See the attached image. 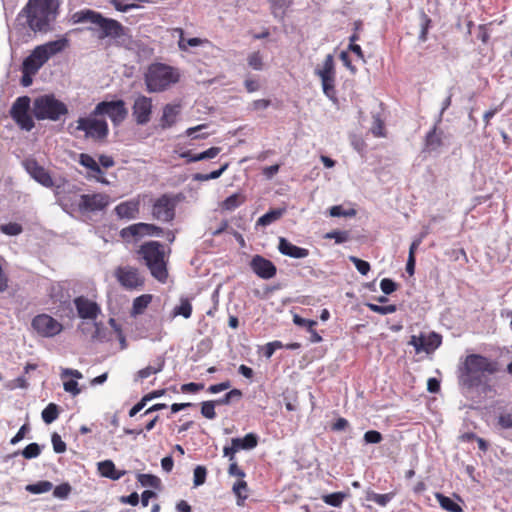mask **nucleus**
Listing matches in <instances>:
<instances>
[{
	"instance_id": "obj_64",
	"label": "nucleus",
	"mask_w": 512,
	"mask_h": 512,
	"mask_svg": "<svg viewBox=\"0 0 512 512\" xmlns=\"http://www.w3.org/2000/svg\"><path fill=\"white\" fill-rule=\"evenodd\" d=\"M63 387L66 392L71 393L73 396H76L81 392V390L78 387V383L75 380H69L64 382Z\"/></svg>"
},
{
	"instance_id": "obj_2",
	"label": "nucleus",
	"mask_w": 512,
	"mask_h": 512,
	"mask_svg": "<svg viewBox=\"0 0 512 512\" xmlns=\"http://www.w3.org/2000/svg\"><path fill=\"white\" fill-rule=\"evenodd\" d=\"M58 0H28L17 19L25 18L34 32H47L58 14Z\"/></svg>"
},
{
	"instance_id": "obj_14",
	"label": "nucleus",
	"mask_w": 512,
	"mask_h": 512,
	"mask_svg": "<svg viewBox=\"0 0 512 512\" xmlns=\"http://www.w3.org/2000/svg\"><path fill=\"white\" fill-rule=\"evenodd\" d=\"M109 201V196L103 193L83 194L80 196L78 206L82 211L96 212L106 208Z\"/></svg>"
},
{
	"instance_id": "obj_59",
	"label": "nucleus",
	"mask_w": 512,
	"mask_h": 512,
	"mask_svg": "<svg viewBox=\"0 0 512 512\" xmlns=\"http://www.w3.org/2000/svg\"><path fill=\"white\" fill-rule=\"evenodd\" d=\"M380 288L384 294L389 295L397 289V284L389 278H384L380 282Z\"/></svg>"
},
{
	"instance_id": "obj_56",
	"label": "nucleus",
	"mask_w": 512,
	"mask_h": 512,
	"mask_svg": "<svg viewBox=\"0 0 512 512\" xmlns=\"http://www.w3.org/2000/svg\"><path fill=\"white\" fill-rule=\"evenodd\" d=\"M233 492L236 494L239 500H245L247 498V483L244 480H240L233 485Z\"/></svg>"
},
{
	"instance_id": "obj_13",
	"label": "nucleus",
	"mask_w": 512,
	"mask_h": 512,
	"mask_svg": "<svg viewBox=\"0 0 512 512\" xmlns=\"http://www.w3.org/2000/svg\"><path fill=\"white\" fill-rule=\"evenodd\" d=\"M152 215L162 222H170L175 217V202L167 194L157 198L152 206Z\"/></svg>"
},
{
	"instance_id": "obj_61",
	"label": "nucleus",
	"mask_w": 512,
	"mask_h": 512,
	"mask_svg": "<svg viewBox=\"0 0 512 512\" xmlns=\"http://www.w3.org/2000/svg\"><path fill=\"white\" fill-rule=\"evenodd\" d=\"M206 125L201 124L195 127H190L185 131V134L189 137H192L193 139H204L208 136V134H196V132L201 131L202 129H205Z\"/></svg>"
},
{
	"instance_id": "obj_44",
	"label": "nucleus",
	"mask_w": 512,
	"mask_h": 512,
	"mask_svg": "<svg viewBox=\"0 0 512 512\" xmlns=\"http://www.w3.org/2000/svg\"><path fill=\"white\" fill-rule=\"evenodd\" d=\"M367 307L371 311L381 314V315L392 314V313L396 312V310H397L396 305H393V304L381 306V305H377V304H373V303H367Z\"/></svg>"
},
{
	"instance_id": "obj_39",
	"label": "nucleus",
	"mask_w": 512,
	"mask_h": 512,
	"mask_svg": "<svg viewBox=\"0 0 512 512\" xmlns=\"http://www.w3.org/2000/svg\"><path fill=\"white\" fill-rule=\"evenodd\" d=\"M53 488V484L50 481L43 480L26 486V491L32 494H42L49 492Z\"/></svg>"
},
{
	"instance_id": "obj_43",
	"label": "nucleus",
	"mask_w": 512,
	"mask_h": 512,
	"mask_svg": "<svg viewBox=\"0 0 512 512\" xmlns=\"http://www.w3.org/2000/svg\"><path fill=\"white\" fill-rule=\"evenodd\" d=\"M207 476V469L202 466L198 465L194 468L193 472V484L195 487L201 486L205 483Z\"/></svg>"
},
{
	"instance_id": "obj_12",
	"label": "nucleus",
	"mask_w": 512,
	"mask_h": 512,
	"mask_svg": "<svg viewBox=\"0 0 512 512\" xmlns=\"http://www.w3.org/2000/svg\"><path fill=\"white\" fill-rule=\"evenodd\" d=\"M31 326L38 335L45 338L55 337L63 330L62 324L48 314L36 315Z\"/></svg>"
},
{
	"instance_id": "obj_53",
	"label": "nucleus",
	"mask_w": 512,
	"mask_h": 512,
	"mask_svg": "<svg viewBox=\"0 0 512 512\" xmlns=\"http://www.w3.org/2000/svg\"><path fill=\"white\" fill-rule=\"evenodd\" d=\"M51 442L55 453L61 454L66 451V443L62 440L59 434L53 433L51 437Z\"/></svg>"
},
{
	"instance_id": "obj_3",
	"label": "nucleus",
	"mask_w": 512,
	"mask_h": 512,
	"mask_svg": "<svg viewBox=\"0 0 512 512\" xmlns=\"http://www.w3.org/2000/svg\"><path fill=\"white\" fill-rule=\"evenodd\" d=\"M73 23H86L89 22L95 27H90L89 30H99L98 38L104 39L107 37L119 38L124 35V28L120 22L111 18H105L101 13L91 10L83 9L75 12L71 17Z\"/></svg>"
},
{
	"instance_id": "obj_29",
	"label": "nucleus",
	"mask_w": 512,
	"mask_h": 512,
	"mask_svg": "<svg viewBox=\"0 0 512 512\" xmlns=\"http://www.w3.org/2000/svg\"><path fill=\"white\" fill-rule=\"evenodd\" d=\"M165 366V360L162 357H158L153 365H149L143 369H140L135 375V381L144 380L151 375L157 374L163 370Z\"/></svg>"
},
{
	"instance_id": "obj_16",
	"label": "nucleus",
	"mask_w": 512,
	"mask_h": 512,
	"mask_svg": "<svg viewBox=\"0 0 512 512\" xmlns=\"http://www.w3.org/2000/svg\"><path fill=\"white\" fill-rule=\"evenodd\" d=\"M152 114V100L144 95L138 96L132 107V115L139 125H145L150 121Z\"/></svg>"
},
{
	"instance_id": "obj_45",
	"label": "nucleus",
	"mask_w": 512,
	"mask_h": 512,
	"mask_svg": "<svg viewBox=\"0 0 512 512\" xmlns=\"http://www.w3.org/2000/svg\"><path fill=\"white\" fill-rule=\"evenodd\" d=\"M41 447L37 443H30L21 452L25 459H33L40 455Z\"/></svg>"
},
{
	"instance_id": "obj_55",
	"label": "nucleus",
	"mask_w": 512,
	"mask_h": 512,
	"mask_svg": "<svg viewBox=\"0 0 512 512\" xmlns=\"http://www.w3.org/2000/svg\"><path fill=\"white\" fill-rule=\"evenodd\" d=\"M242 396V392L238 389H232L228 393L224 395L223 398L216 400V404L218 405H228L232 401L233 398L239 399Z\"/></svg>"
},
{
	"instance_id": "obj_25",
	"label": "nucleus",
	"mask_w": 512,
	"mask_h": 512,
	"mask_svg": "<svg viewBox=\"0 0 512 512\" xmlns=\"http://www.w3.org/2000/svg\"><path fill=\"white\" fill-rule=\"evenodd\" d=\"M180 112V108L177 105L167 104L163 108V114L160 119V126L163 129L170 128L176 123L177 116Z\"/></svg>"
},
{
	"instance_id": "obj_50",
	"label": "nucleus",
	"mask_w": 512,
	"mask_h": 512,
	"mask_svg": "<svg viewBox=\"0 0 512 512\" xmlns=\"http://www.w3.org/2000/svg\"><path fill=\"white\" fill-rule=\"evenodd\" d=\"M371 132L375 137H383L385 135L384 123L378 114L373 115V125L371 127Z\"/></svg>"
},
{
	"instance_id": "obj_41",
	"label": "nucleus",
	"mask_w": 512,
	"mask_h": 512,
	"mask_svg": "<svg viewBox=\"0 0 512 512\" xmlns=\"http://www.w3.org/2000/svg\"><path fill=\"white\" fill-rule=\"evenodd\" d=\"M323 93L331 100L336 99L335 77L320 78Z\"/></svg>"
},
{
	"instance_id": "obj_32",
	"label": "nucleus",
	"mask_w": 512,
	"mask_h": 512,
	"mask_svg": "<svg viewBox=\"0 0 512 512\" xmlns=\"http://www.w3.org/2000/svg\"><path fill=\"white\" fill-rule=\"evenodd\" d=\"M151 301H152V295H150V294H143V295L136 297L133 300L131 315L137 316V315L144 313L145 309L148 307V305L151 303Z\"/></svg>"
},
{
	"instance_id": "obj_37",
	"label": "nucleus",
	"mask_w": 512,
	"mask_h": 512,
	"mask_svg": "<svg viewBox=\"0 0 512 512\" xmlns=\"http://www.w3.org/2000/svg\"><path fill=\"white\" fill-rule=\"evenodd\" d=\"M192 305L187 298H181L179 305H176L172 310V317L182 316L185 319L191 317Z\"/></svg>"
},
{
	"instance_id": "obj_57",
	"label": "nucleus",
	"mask_w": 512,
	"mask_h": 512,
	"mask_svg": "<svg viewBox=\"0 0 512 512\" xmlns=\"http://www.w3.org/2000/svg\"><path fill=\"white\" fill-rule=\"evenodd\" d=\"M281 348H284V344L281 341H272L265 345L263 354L267 359H269L277 349Z\"/></svg>"
},
{
	"instance_id": "obj_42",
	"label": "nucleus",
	"mask_w": 512,
	"mask_h": 512,
	"mask_svg": "<svg viewBox=\"0 0 512 512\" xmlns=\"http://www.w3.org/2000/svg\"><path fill=\"white\" fill-rule=\"evenodd\" d=\"M138 482L144 487H151L158 489L161 485V480L152 474H139Z\"/></svg>"
},
{
	"instance_id": "obj_52",
	"label": "nucleus",
	"mask_w": 512,
	"mask_h": 512,
	"mask_svg": "<svg viewBox=\"0 0 512 512\" xmlns=\"http://www.w3.org/2000/svg\"><path fill=\"white\" fill-rule=\"evenodd\" d=\"M70 492L71 486L68 483H63L54 488L53 496L58 499H66Z\"/></svg>"
},
{
	"instance_id": "obj_60",
	"label": "nucleus",
	"mask_w": 512,
	"mask_h": 512,
	"mask_svg": "<svg viewBox=\"0 0 512 512\" xmlns=\"http://www.w3.org/2000/svg\"><path fill=\"white\" fill-rule=\"evenodd\" d=\"M110 3L119 12H128V11H130L132 9L140 8V6L137 5V4H134V3L124 4L120 0H110Z\"/></svg>"
},
{
	"instance_id": "obj_48",
	"label": "nucleus",
	"mask_w": 512,
	"mask_h": 512,
	"mask_svg": "<svg viewBox=\"0 0 512 512\" xmlns=\"http://www.w3.org/2000/svg\"><path fill=\"white\" fill-rule=\"evenodd\" d=\"M215 401H205L201 406V414L207 419H214L216 417Z\"/></svg>"
},
{
	"instance_id": "obj_51",
	"label": "nucleus",
	"mask_w": 512,
	"mask_h": 512,
	"mask_svg": "<svg viewBox=\"0 0 512 512\" xmlns=\"http://www.w3.org/2000/svg\"><path fill=\"white\" fill-rule=\"evenodd\" d=\"M326 239H334L337 244L344 243L348 241L349 234L347 231H331L325 234Z\"/></svg>"
},
{
	"instance_id": "obj_30",
	"label": "nucleus",
	"mask_w": 512,
	"mask_h": 512,
	"mask_svg": "<svg viewBox=\"0 0 512 512\" xmlns=\"http://www.w3.org/2000/svg\"><path fill=\"white\" fill-rule=\"evenodd\" d=\"M271 14L277 19H283L293 0H268Z\"/></svg>"
},
{
	"instance_id": "obj_54",
	"label": "nucleus",
	"mask_w": 512,
	"mask_h": 512,
	"mask_svg": "<svg viewBox=\"0 0 512 512\" xmlns=\"http://www.w3.org/2000/svg\"><path fill=\"white\" fill-rule=\"evenodd\" d=\"M293 323L297 326L304 327L308 330H311L313 327L317 325L315 320L305 319L298 314H294Z\"/></svg>"
},
{
	"instance_id": "obj_18",
	"label": "nucleus",
	"mask_w": 512,
	"mask_h": 512,
	"mask_svg": "<svg viewBox=\"0 0 512 512\" xmlns=\"http://www.w3.org/2000/svg\"><path fill=\"white\" fill-rule=\"evenodd\" d=\"M416 353H431L441 345V336L436 333H430L428 336H412L409 342Z\"/></svg>"
},
{
	"instance_id": "obj_31",
	"label": "nucleus",
	"mask_w": 512,
	"mask_h": 512,
	"mask_svg": "<svg viewBox=\"0 0 512 512\" xmlns=\"http://www.w3.org/2000/svg\"><path fill=\"white\" fill-rule=\"evenodd\" d=\"M315 74L317 76H319V78L335 77L336 76L333 55L328 54L325 57L322 67L316 68Z\"/></svg>"
},
{
	"instance_id": "obj_24",
	"label": "nucleus",
	"mask_w": 512,
	"mask_h": 512,
	"mask_svg": "<svg viewBox=\"0 0 512 512\" xmlns=\"http://www.w3.org/2000/svg\"><path fill=\"white\" fill-rule=\"evenodd\" d=\"M220 151H221L220 147H211V148L207 149L206 151H203L198 154H192L191 151H185L180 154V157L183 159H186V161L188 163H192V162H198V161L207 160V159H213L220 153Z\"/></svg>"
},
{
	"instance_id": "obj_15",
	"label": "nucleus",
	"mask_w": 512,
	"mask_h": 512,
	"mask_svg": "<svg viewBox=\"0 0 512 512\" xmlns=\"http://www.w3.org/2000/svg\"><path fill=\"white\" fill-rule=\"evenodd\" d=\"M162 229L156 225L148 223L132 224L120 231V235L125 240L136 238L144 235L161 236Z\"/></svg>"
},
{
	"instance_id": "obj_58",
	"label": "nucleus",
	"mask_w": 512,
	"mask_h": 512,
	"mask_svg": "<svg viewBox=\"0 0 512 512\" xmlns=\"http://www.w3.org/2000/svg\"><path fill=\"white\" fill-rule=\"evenodd\" d=\"M382 439V434L376 430H369L364 434V441L367 444H377L380 443Z\"/></svg>"
},
{
	"instance_id": "obj_9",
	"label": "nucleus",
	"mask_w": 512,
	"mask_h": 512,
	"mask_svg": "<svg viewBox=\"0 0 512 512\" xmlns=\"http://www.w3.org/2000/svg\"><path fill=\"white\" fill-rule=\"evenodd\" d=\"M114 277L126 290H140L145 284V277L140 270L131 265L118 266L114 270Z\"/></svg>"
},
{
	"instance_id": "obj_62",
	"label": "nucleus",
	"mask_w": 512,
	"mask_h": 512,
	"mask_svg": "<svg viewBox=\"0 0 512 512\" xmlns=\"http://www.w3.org/2000/svg\"><path fill=\"white\" fill-rule=\"evenodd\" d=\"M202 43V40L200 38H189L185 40L184 38H181L179 41V47L182 50H186L188 46L190 47H197Z\"/></svg>"
},
{
	"instance_id": "obj_35",
	"label": "nucleus",
	"mask_w": 512,
	"mask_h": 512,
	"mask_svg": "<svg viewBox=\"0 0 512 512\" xmlns=\"http://www.w3.org/2000/svg\"><path fill=\"white\" fill-rule=\"evenodd\" d=\"M395 496V493L389 492L385 494H378L372 490L366 491V500L373 501L381 507H385Z\"/></svg>"
},
{
	"instance_id": "obj_10",
	"label": "nucleus",
	"mask_w": 512,
	"mask_h": 512,
	"mask_svg": "<svg viewBox=\"0 0 512 512\" xmlns=\"http://www.w3.org/2000/svg\"><path fill=\"white\" fill-rule=\"evenodd\" d=\"M31 106V99L28 96L18 97L10 109V116L15 123L25 131H31L35 123L31 114L29 113Z\"/></svg>"
},
{
	"instance_id": "obj_11",
	"label": "nucleus",
	"mask_w": 512,
	"mask_h": 512,
	"mask_svg": "<svg viewBox=\"0 0 512 512\" xmlns=\"http://www.w3.org/2000/svg\"><path fill=\"white\" fill-rule=\"evenodd\" d=\"M94 114L107 115L114 126L120 125L127 117L128 110L121 99L114 101H102L94 108Z\"/></svg>"
},
{
	"instance_id": "obj_26",
	"label": "nucleus",
	"mask_w": 512,
	"mask_h": 512,
	"mask_svg": "<svg viewBox=\"0 0 512 512\" xmlns=\"http://www.w3.org/2000/svg\"><path fill=\"white\" fill-rule=\"evenodd\" d=\"M98 470L101 476L111 480H119L125 475V471H118L111 460H105L98 463Z\"/></svg>"
},
{
	"instance_id": "obj_36",
	"label": "nucleus",
	"mask_w": 512,
	"mask_h": 512,
	"mask_svg": "<svg viewBox=\"0 0 512 512\" xmlns=\"http://www.w3.org/2000/svg\"><path fill=\"white\" fill-rule=\"evenodd\" d=\"M246 198L241 193H234L227 197L222 203L221 208L226 211H233L245 202Z\"/></svg>"
},
{
	"instance_id": "obj_34",
	"label": "nucleus",
	"mask_w": 512,
	"mask_h": 512,
	"mask_svg": "<svg viewBox=\"0 0 512 512\" xmlns=\"http://www.w3.org/2000/svg\"><path fill=\"white\" fill-rule=\"evenodd\" d=\"M435 498L437 499L440 507L448 512H463L462 507L454 502L450 497L445 496L441 493H436Z\"/></svg>"
},
{
	"instance_id": "obj_38",
	"label": "nucleus",
	"mask_w": 512,
	"mask_h": 512,
	"mask_svg": "<svg viewBox=\"0 0 512 512\" xmlns=\"http://www.w3.org/2000/svg\"><path fill=\"white\" fill-rule=\"evenodd\" d=\"M346 498L347 494L344 492H334L322 496L323 502L333 507H340Z\"/></svg>"
},
{
	"instance_id": "obj_4",
	"label": "nucleus",
	"mask_w": 512,
	"mask_h": 512,
	"mask_svg": "<svg viewBox=\"0 0 512 512\" xmlns=\"http://www.w3.org/2000/svg\"><path fill=\"white\" fill-rule=\"evenodd\" d=\"M137 253L151 275L160 283H166L168 270L163 244L157 241L146 242L140 246Z\"/></svg>"
},
{
	"instance_id": "obj_46",
	"label": "nucleus",
	"mask_w": 512,
	"mask_h": 512,
	"mask_svg": "<svg viewBox=\"0 0 512 512\" xmlns=\"http://www.w3.org/2000/svg\"><path fill=\"white\" fill-rule=\"evenodd\" d=\"M355 214L356 211L354 209L344 210L341 205H335L329 209L331 217H353Z\"/></svg>"
},
{
	"instance_id": "obj_5",
	"label": "nucleus",
	"mask_w": 512,
	"mask_h": 512,
	"mask_svg": "<svg viewBox=\"0 0 512 512\" xmlns=\"http://www.w3.org/2000/svg\"><path fill=\"white\" fill-rule=\"evenodd\" d=\"M68 45L69 40L63 37L36 46L30 55L24 59L22 72L26 74H36L51 57L64 51Z\"/></svg>"
},
{
	"instance_id": "obj_17",
	"label": "nucleus",
	"mask_w": 512,
	"mask_h": 512,
	"mask_svg": "<svg viewBox=\"0 0 512 512\" xmlns=\"http://www.w3.org/2000/svg\"><path fill=\"white\" fill-rule=\"evenodd\" d=\"M77 314L82 319L96 320L101 313L100 306L84 296L76 297L73 300Z\"/></svg>"
},
{
	"instance_id": "obj_22",
	"label": "nucleus",
	"mask_w": 512,
	"mask_h": 512,
	"mask_svg": "<svg viewBox=\"0 0 512 512\" xmlns=\"http://www.w3.org/2000/svg\"><path fill=\"white\" fill-rule=\"evenodd\" d=\"M278 250L281 254L295 259L306 258L309 255L308 249L298 247L284 237L279 238Z\"/></svg>"
},
{
	"instance_id": "obj_21",
	"label": "nucleus",
	"mask_w": 512,
	"mask_h": 512,
	"mask_svg": "<svg viewBox=\"0 0 512 512\" xmlns=\"http://www.w3.org/2000/svg\"><path fill=\"white\" fill-rule=\"evenodd\" d=\"M79 163L90 171L89 177L94 178L96 179V181L101 182L103 184H108V181L102 177L103 171L100 165L91 155L81 153L79 155Z\"/></svg>"
},
{
	"instance_id": "obj_40",
	"label": "nucleus",
	"mask_w": 512,
	"mask_h": 512,
	"mask_svg": "<svg viewBox=\"0 0 512 512\" xmlns=\"http://www.w3.org/2000/svg\"><path fill=\"white\" fill-rule=\"evenodd\" d=\"M41 416L46 424H51L59 416L58 406L54 403H49L42 411Z\"/></svg>"
},
{
	"instance_id": "obj_47",
	"label": "nucleus",
	"mask_w": 512,
	"mask_h": 512,
	"mask_svg": "<svg viewBox=\"0 0 512 512\" xmlns=\"http://www.w3.org/2000/svg\"><path fill=\"white\" fill-rule=\"evenodd\" d=\"M22 230V226L18 223H7L0 226V231L9 236H17Z\"/></svg>"
},
{
	"instance_id": "obj_63",
	"label": "nucleus",
	"mask_w": 512,
	"mask_h": 512,
	"mask_svg": "<svg viewBox=\"0 0 512 512\" xmlns=\"http://www.w3.org/2000/svg\"><path fill=\"white\" fill-rule=\"evenodd\" d=\"M248 64L255 70L262 69V58L259 53H253L248 58Z\"/></svg>"
},
{
	"instance_id": "obj_1",
	"label": "nucleus",
	"mask_w": 512,
	"mask_h": 512,
	"mask_svg": "<svg viewBox=\"0 0 512 512\" xmlns=\"http://www.w3.org/2000/svg\"><path fill=\"white\" fill-rule=\"evenodd\" d=\"M497 371V363L480 354L467 355L459 367V383L472 389L484 385L488 376Z\"/></svg>"
},
{
	"instance_id": "obj_23",
	"label": "nucleus",
	"mask_w": 512,
	"mask_h": 512,
	"mask_svg": "<svg viewBox=\"0 0 512 512\" xmlns=\"http://www.w3.org/2000/svg\"><path fill=\"white\" fill-rule=\"evenodd\" d=\"M140 201L137 199L121 202L115 207L116 215L121 219H135L139 214Z\"/></svg>"
},
{
	"instance_id": "obj_49",
	"label": "nucleus",
	"mask_w": 512,
	"mask_h": 512,
	"mask_svg": "<svg viewBox=\"0 0 512 512\" xmlns=\"http://www.w3.org/2000/svg\"><path fill=\"white\" fill-rule=\"evenodd\" d=\"M349 260L354 264L360 274L367 275L370 271V264L367 261L359 259L356 256H350Z\"/></svg>"
},
{
	"instance_id": "obj_20",
	"label": "nucleus",
	"mask_w": 512,
	"mask_h": 512,
	"mask_svg": "<svg viewBox=\"0 0 512 512\" xmlns=\"http://www.w3.org/2000/svg\"><path fill=\"white\" fill-rule=\"evenodd\" d=\"M26 171L30 174V176L36 180L38 183L45 187H52L53 180L50 174L40 166L35 160H26L25 162Z\"/></svg>"
},
{
	"instance_id": "obj_8",
	"label": "nucleus",
	"mask_w": 512,
	"mask_h": 512,
	"mask_svg": "<svg viewBox=\"0 0 512 512\" xmlns=\"http://www.w3.org/2000/svg\"><path fill=\"white\" fill-rule=\"evenodd\" d=\"M94 114V110L87 116L79 117L76 121V131L84 132L85 138L102 141L109 134L108 123L105 119Z\"/></svg>"
},
{
	"instance_id": "obj_28",
	"label": "nucleus",
	"mask_w": 512,
	"mask_h": 512,
	"mask_svg": "<svg viewBox=\"0 0 512 512\" xmlns=\"http://www.w3.org/2000/svg\"><path fill=\"white\" fill-rule=\"evenodd\" d=\"M442 131H438L437 122L425 137V146L429 151H436L442 146Z\"/></svg>"
},
{
	"instance_id": "obj_33",
	"label": "nucleus",
	"mask_w": 512,
	"mask_h": 512,
	"mask_svg": "<svg viewBox=\"0 0 512 512\" xmlns=\"http://www.w3.org/2000/svg\"><path fill=\"white\" fill-rule=\"evenodd\" d=\"M284 212H285L284 209H272V210L268 211L267 213H265L264 215H262L257 220L256 225L263 226V227L268 226V225L276 222L277 220H279L283 216Z\"/></svg>"
},
{
	"instance_id": "obj_27",
	"label": "nucleus",
	"mask_w": 512,
	"mask_h": 512,
	"mask_svg": "<svg viewBox=\"0 0 512 512\" xmlns=\"http://www.w3.org/2000/svg\"><path fill=\"white\" fill-rule=\"evenodd\" d=\"M231 443L233 444L234 451L250 450L257 446L258 437L254 433H248L243 438H232Z\"/></svg>"
},
{
	"instance_id": "obj_7",
	"label": "nucleus",
	"mask_w": 512,
	"mask_h": 512,
	"mask_svg": "<svg viewBox=\"0 0 512 512\" xmlns=\"http://www.w3.org/2000/svg\"><path fill=\"white\" fill-rule=\"evenodd\" d=\"M32 112L37 120L56 122L68 114V107L54 94H44L34 99Z\"/></svg>"
},
{
	"instance_id": "obj_19",
	"label": "nucleus",
	"mask_w": 512,
	"mask_h": 512,
	"mask_svg": "<svg viewBox=\"0 0 512 512\" xmlns=\"http://www.w3.org/2000/svg\"><path fill=\"white\" fill-rule=\"evenodd\" d=\"M250 267L253 272L262 279H271L276 275V266L268 259L255 255L251 262Z\"/></svg>"
},
{
	"instance_id": "obj_6",
	"label": "nucleus",
	"mask_w": 512,
	"mask_h": 512,
	"mask_svg": "<svg viewBox=\"0 0 512 512\" xmlns=\"http://www.w3.org/2000/svg\"><path fill=\"white\" fill-rule=\"evenodd\" d=\"M179 80V70L163 63L151 64L145 74L146 88L150 93L163 92Z\"/></svg>"
}]
</instances>
